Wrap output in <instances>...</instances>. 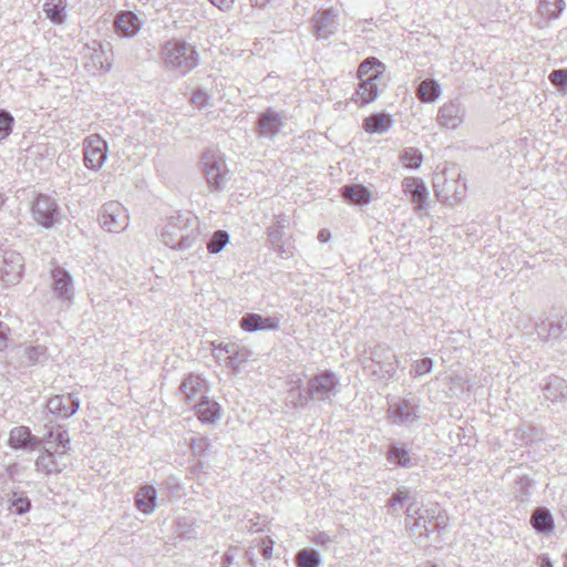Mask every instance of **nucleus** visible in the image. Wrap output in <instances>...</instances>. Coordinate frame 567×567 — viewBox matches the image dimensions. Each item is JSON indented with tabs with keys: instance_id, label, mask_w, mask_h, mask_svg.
I'll return each mask as SVG.
<instances>
[{
	"instance_id": "nucleus-1",
	"label": "nucleus",
	"mask_w": 567,
	"mask_h": 567,
	"mask_svg": "<svg viewBox=\"0 0 567 567\" xmlns=\"http://www.w3.org/2000/svg\"><path fill=\"white\" fill-rule=\"evenodd\" d=\"M405 513L406 525L409 519H413L410 533L417 545H424L430 534L441 532L447 526V516L437 504L419 507L415 503H410Z\"/></svg>"
},
{
	"instance_id": "nucleus-2",
	"label": "nucleus",
	"mask_w": 567,
	"mask_h": 567,
	"mask_svg": "<svg viewBox=\"0 0 567 567\" xmlns=\"http://www.w3.org/2000/svg\"><path fill=\"white\" fill-rule=\"evenodd\" d=\"M199 220L190 212L172 215L162 230V243L176 250L193 247L198 238Z\"/></svg>"
},
{
	"instance_id": "nucleus-3",
	"label": "nucleus",
	"mask_w": 567,
	"mask_h": 567,
	"mask_svg": "<svg viewBox=\"0 0 567 567\" xmlns=\"http://www.w3.org/2000/svg\"><path fill=\"white\" fill-rule=\"evenodd\" d=\"M385 65L379 59L370 56L364 59L358 68L357 78L359 79V85L352 96L355 103L360 106L373 102L380 93V86L385 85L383 74Z\"/></svg>"
},
{
	"instance_id": "nucleus-4",
	"label": "nucleus",
	"mask_w": 567,
	"mask_h": 567,
	"mask_svg": "<svg viewBox=\"0 0 567 567\" xmlns=\"http://www.w3.org/2000/svg\"><path fill=\"white\" fill-rule=\"evenodd\" d=\"M161 59L165 69L186 75L199 63L196 48L181 39H171L161 47Z\"/></svg>"
},
{
	"instance_id": "nucleus-5",
	"label": "nucleus",
	"mask_w": 567,
	"mask_h": 567,
	"mask_svg": "<svg viewBox=\"0 0 567 567\" xmlns=\"http://www.w3.org/2000/svg\"><path fill=\"white\" fill-rule=\"evenodd\" d=\"M200 164L208 187L214 192L223 190L229 175L224 155L219 151L207 150L200 157Z\"/></svg>"
},
{
	"instance_id": "nucleus-6",
	"label": "nucleus",
	"mask_w": 567,
	"mask_h": 567,
	"mask_svg": "<svg viewBox=\"0 0 567 567\" xmlns=\"http://www.w3.org/2000/svg\"><path fill=\"white\" fill-rule=\"evenodd\" d=\"M31 216L38 225L50 229L60 221L61 209L53 197L39 194L32 200Z\"/></svg>"
},
{
	"instance_id": "nucleus-7",
	"label": "nucleus",
	"mask_w": 567,
	"mask_h": 567,
	"mask_svg": "<svg viewBox=\"0 0 567 567\" xmlns=\"http://www.w3.org/2000/svg\"><path fill=\"white\" fill-rule=\"evenodd\" d=\"M99 221L105 230L120 233L127 227L128 215L118 202H109L102 206Z\"/></svg>"
},
{
	"instance_id": "nucleus-8",
	"label": "nucleus",
	"mask_w": 567,
	"mask_h": 567,
	"mask_svg": "<svg viewBox=\"0 0 567 567\" xmlns=\"http://www.w3.org/2000/svg\"><path fill=\"white\" fill-rule=\"evenodd\" d=\"M394 358L395 355L391 352L389 347L378 344L371 351V364L365 368L379 378L391 379L396 371V365L393 362Z\"/></svg>"
},
{
	"instance_id": "nucleus-9",
	"label": "nucleus",
	"mask_w": 567,
	"mask_h": 567,
	"mask_svg": "<svg viewBox=\"0 0 567 567\" xmlns=\"http://www.w3.org/2000/svg\"><path fill=\"white\" fill-rule=\"evenodd\" d=\"M83 155L85 167L97 171L107 158V143L96 134L90 135L83 141Z\"/></svg>"
},
{
	"instance_id": "nucleus-10",
	"label": "nucleus",
	"mask_w": 567,
	"mask_h": 567,
	"mask_svg": "<svg viewBox=\"0 0 567 567\" xmlns=\"http://www.w3.org/2000/svg\"><path fill=\"white\" fill-rule=\"evenodd\" d=\"M51 288L55 298L63 305L69 306L73 298L72 276L62 267H54L51 271Z\"/></svg>"
},
{
	"instance_id": "nucleus-11",
	"label": "nucleus",
	"mask_w": 567,
	"mask_h": 567,
	"mask_svg": "<svg viewBox=\"0 0 567 567\" xmlns=\"http://www.w3.org/2000/svg\"><path fill=\"white\" fill-rule=\"evenodd\" d=\"M536 331L543 341L557 340L567 331V315L561 312L550 313L537 323Z\"/></svg>"
},
{
	"instance_id": "nucleus-12",
	"label": "nucleus",
	"mask_w": 567,
	"mask_h": 567,
	"mask_svg": "<svg viewBox=\"0 0 567 567\" xmlns=\"http://www.w3.org/2000/svg\"><path fill=\"white\" fill-rule=\"evenodd\" d=\"M434 193L440 200L450 205L461 202L465 195V184L455 179H446L444 176H436L433 183Z\"/></svg>"
},
{
	"instance_id": "nucleus-13",
	"label": "nucleus",
	"mask_w": 567,
	"mask_h": 567,
	"mask_svg": "<svg viewBox=\"0 0 567 567\" xmlns=\"http://www.w3.org/2000/svg\"><path fill=\"white\" fill-rule=\"evenodd\" d=\"M465 107L457 101H450L443 104L437 112L439 125L449 130H456L464 121Z\"/></svg>"
},
{
	"instance_id": "nucleus-14",
	"label": "nucleus",
	"mask_w": 567,
	"mask_h": 567,
	"mask_svg": "<svg viewBox=\"0 0 567 567\" xmlns=\"http://www.w3.org/2000/svg\"><path fill=\"white\" fill-rule=\"evenodd\" d=\"M8 444L12 450L32 452L42 447V440L33 435L28 426L20 425L10 431Z\"/></svg>"
},
{
	"instance_id": "nucleus-15",
	"label": "nucleus",
	"mask_w": 567,
	"mask_h": 567,
	"mask_svg": "<svg viewBox=\"0 0 567 567\" xmlns=\"http://www.w3.org/2000/svg\"><path fill=\"white\" fill-rule=\"evenodd\" d=\"M47 408L55 416L69 419L78 412L80 400L74 393L53 395L48 400Z\"/></svg>"
},
{
	"instance_id": "nucleus-16",
	"label": "nucleus",
	"mask_w": 567,
	"mask_h": 567,
	"mask_svg": "<svg viewBox=\"0 0 567 567\" xmlns=\"http://www.w3.org/2000/svg\"><path fill=\"white\" fill-rule=\"evenodd\" d=\"M256 126L260 137L274 140L284 126V121L280 113L269 107L259 114Z\"/></svg>"
},
{
	"instance_id": "nucleus-17",
	"label": "nucleus",
	"mask_w": 567,
	"mask_h": 567,
	"mask_svg": "<svg viewBox=\"0 0 567 567\" xmlns=\"http://www.w3.org/2000/svg\"><path fill=\"white\" fill-rule=\"evenodd\" d=\"M402 189L410 197L416 210H423L427 207L429 192L421 178L405 177L402 181Z\"/></svg>"
},
{
	"instance_id": "nucleus-18",
	"label": "nucleus",
	"mask_w": 567,
	"mask_h": 567,
	"mask_svg": "<svg viewBox=\"0 0 567 567\" xmlns=\"http://www.w3.org/2000/svg\"><path fill=\"white\" fill-rule=\"evenodd\" d=\"M239 326L247 332L270 331L279 328V319L259 313H246L240 318Z\"/></svg>"
},
{
	"instance_id": "nucleus-19",
	"label": "nucleus",
	"mask_w": 567,
	"mask_h": 567,
	"mask_svg": "<svg viewBox=\"0 0 567 567\" xmlns=\"http://www.w3.org/2000/svg\"><path fill=\"white\" fill-rule=\"evenodd\" d=\"M221 567H256L255 547L240 551L238 547H229L221 557Z\"/></svg>"
},
{
	"instance_id": "nucleus-20",
	"label": "nucleus",
	"mask_w": 567,
	"mask_h": 567,
	"mask_svg": "<svg viewBox=\"0 0 567 567\" xmlns=\"http://www.w3.org/2000/svg\"><path fill=\"white\" fill-rule=\"evenodd\" d=\"M39 450L42 452L35 461L37 471L51 474L60 473L65 468L66 464L61 462L64 455H59L60 451H51L45 446Z\"/></svg>"
},
{
	"instance_id": "nucleus-21",
	"label": "nucleus",
	"mask_w": 567,
	"mask_h": 567,
	"mask_svg": "<svg viewBox=\"0 0 567 567\" xmlns=\"http://www.w3.org/2000/svg\"><path fill=\"white\" fill-rule=\"evenodd\" d=\"M22 256L13 250L6 251L3 255V265L0 268V274L3 281L14 282L19 281L23 269Z\"/></svg>"
},
{
	"instance_id": "nucleus-22",
	"label": "nucleus",
	"mask_w": 567,
	"mask_h": 567,
	"mask_svg": "<svg viewBox=\"0 0 567 567\" xmlns=\"http://www.w3.org/2000/svg\"><path fill=\"white\" fill-rule=\"evenodd\" d=\"M419 406L410 400H402L389 409V417L394 423H413L417 417Z\"/></svg>"
},
{
	"instance_id": "nucleus-23",
	"label": "nucleus",
	"mask_w": 567,
	"mask_h": 567,
	"mask_svg": "<svg viewBox=\"0 0 567 567\" xmlns=\"http://www.w3.org/2000/svg\"><path fill=\"white\" fill-rule=\"evenodd\" d=\"M141 24V21L133 11L118 12L114 21L115 31L125 38L134 37L140 31Z\"/></svg>"
},
{
	"instance_id": "nucleus-24",
	"label": "nucleus",
	"mask_w": 567,
	"mask_h": 567,
	"mask_svg": "<svg viewBox=\"0 0 567 567\" xmlns=\"http://www.w3.org/2000/svg\"><path fill=\"white\" fill-rule=\"evenodd\" d=\"M285 230L275 227H269L268 239L272 249L284 259H287L293 255L295 247L287 239H285Z\"/></svg>"
},
{
	"instance_id": "nucleus-25",
	"label": "nucleus",
	"mask_w": 567,
	"mask_h": 567,
	"mask_svg": "<svg viewBox=\"0 0 567 567\" xmlns=\"http://www.w3.org/2000/svg\"><path fill=\"white\" fill-rule=\"evenodd\" d=\"M41 440L45 444L54 443L56 445L55 450L60 451L59 455H65L70 450L69 433L61 425L51 426Z\"/></svg>"
},
{
	"instance_id": "nucleus-26",
	"label": "nucleus",
	"mask_w": 567,
	"mask_h": 567,
	"mask_svg": "<svg viewBox=\"0 0 567 567\" xmlns=\"http://www.w3.org/2000/svg\"><path fill=\"white\" fill-rule=\"evenodd\" d=\"M393 125V120L390 114L385 113H373L362 123V127L370 134H383L386 133Z\"/></svg>"
},
{
	"instance_id": "nucleus-27",
	"label": "nucleus",
	"mask_w": 567,
	"mask_h": 567,
	"mask_svg": "<svg viewBox=\"0 0 567 567\" xmlns=\"http://www.w3.org/2000/svg\"><path fill=\"white\" fill-rule=\"evenodd\" d=\"M157 492L154 486L144 485L135 495L134 504L138 511L148 515L156 507Z\"/></svg>"
},
{
	"instance_id": "nucleus-28",
	"label": "nucleus",
	"mask_w": 567,
	"mask_h": 567,
	"mask_svg": "<svg viewBox=\"0 0 567 567\" xmlns=\"http://www.w3.org/2000/svg\"><path fill=\"white\" fill-rule=\"evenodd\" d=\"M530 524L538 534L548 535L554 530L555 524L551 513L546 507H537L530 516Z\"/></svg>"
},
{
	"instance_id": "nucleus-29",
	"label": "nucleus",
	"mask_w": 567,
	"mask_h": 567,
	"mask_svg": "<svg viewBox=\"0 0 567 567\" xmlns=\"http://www.w3.org/2000/svg\"><path fill=\"white\" fill-rule=\"evenodd\" d=\"M198 419L203 423H214L219 419L220 406L217 402L203 395L198 403L194 405Z\"/></svg>"
},
{
	"instance_id": "nucleus-30",
	"label": "nucleus",
	"mask_w": 567,
	"mask_h": 567,
	"mask_svg": "<svg viewBox=\"0 0 567 567\" xmlns=\"http://www.w3.org/2000/svg\"><path fill=\"white\" fill-rule=\"evenodd\" d=\"M544 396L551 403L567 399V381L553 377L544 388Z\"/></svg>"
},
{
	"instance_id": "nucleus-31",
	"label": "nucleus",
	"mask_w": 567,
	"mask_h": 567,
	"mask_svg": "<svg viewBox=\"0 0 567 567\" xmlns=\"http://www.w3.org/2000/svg\"><path fill=\"white\" fill-rule=\"evenodd\" d=\"M8 509L16 515H23L31 508V501L24 492L11 491L6 494Z\"/></svg>"
},
{
	"instance_id": "nucleus-32",
	"label": "nucleus",
	"mask_w": 567,
	"mask_h": 567,
	"mask_svg": "<svg viewBox=\"0 0 567 567\" xmlns=\"http://www.w3.org/2000/svg\"><path fill=\"white\" fill-rule=\"evenodd\" d=\"M342 195L344 199L352 204L363 205L371 200L370 190L360 184L347 185L342 188Z\"/></svg>"
},
{
	"instance_id": "nucleus-33",
	"label": "nucleus",
	"mask_w": 567,
	"mask_h": 567,
	"mask_svg": "<svg viewBox=\"0 0 567 567\" xmlns=\"http://www.w3.org/2000/svg\"><path fill=\"white\" fill-rule=\"evenodd\" d=\"M204 380L198 375L189 374L179 385V391L184 395L186 403L190 404L195 396L203 390Z\"/></svg>"
},
{
	"instance_id": "nucleus-34",
	"label": "nucleus",
	"mask_w": 567,
	"mask_h": 567,
	"mask_svg": "<svg viewBox=\"0 0 567 567\" xmlns=\"http://www.w3.org/2000/svg\"><path fill=\"white\" fill-rule=\"evenodd\" d=\"M18 354L21 363L24 365H34L45 360V348L42 346H24L18 348Z\"/></svg>"
},
{
	"instance_id": "nucleus-35",
	"label": "nucleus",
	"mask_w": 567,
	"mask_h": 567,
	"mask_svg": "<svg viewBox=\"0 0 567 567\" xmlns=\"http://www.w3.org/2000/svg\"><path fill=\"white\" fill-rule=\"evenodd\" d=\"M66 0H47L43 11L53 23L61 24L65 21Z\"/></svg>"
},
{
	"instance_id": "nucleus-36",
	"label": "nucleus",
	"mask_w": 567,
	"mask_h": 567,
	"mask_svg": "<svg viewBox=\"0 0 567 567\" xmlns=\"http://www.w3.org/2000/svg\"><path fill=\"white\" fill-rule=\"evenodd\" d=\"M441 94V87L435 80L426 79L416 89V96L425 103L434 102Z\"/></svg>"
},
{
	"instance_id": "nucleus-37",
	"label": "nucleus",
	"mask_w": 567,
	"mask_h": 567,
	"mask_svg": "<svg viewBox=\"0 0 567 567\" xmlns=\"http://www.w3.org/2000/svg\"><path fill=\"white\" fill-rule=\"evenodd\" d=\"M564 9V0H539L538 2V12L547 20L557 19Z\"/></svg>"
},
{
	"instance_id": "nucleus-38",
	"label": "nucleus",
	"mask_w": 567,
	"mask_h": 567,
	"mask_svg": "<svg viewBox=\"0 0 567 567\" xmlns=\"http://www.w3.org/2000/svg\"><path fill=\"white\" fill-rule=\"evenodd\" d=\"M337 17L338 10L334 8L321 10V39H327L329 35L333 34L337 31Z\"/></svg>"
},
{
	"instance_id": "nucleus-39",
	"label": "nucleus",
	"mask_w": 567,
	"mask_h": 567,
	"mask_svg": "<svg viewBox=\"0 0 567 567\" xmlns=\"http://www.w3.org/2000/svg\"><path fill=\"white\" fill-rule=\"evenodd\" d=\"M388 461L402 467H411L413 465L409 451L399 444L390 445L388 451Z\"/></svg>"
},
{
	"instance_id": "nucleus-40",
	"label": "nucleus",
	"mask_w": 567,
	"mask_h": 567,
	"mask_svg": "<svg viewBox=\"0 0 567 567\" xmlns=\"http://www.w3.org/2000/svg\"><path fill=\"white\" fill-rule=\"evenodd\" d=\"M339 391V380L331 371L321 372V401L330 399Z\"/></svg>"
},
{
	"instance_id": "nucleus-41",
	"label": "nucleus",
	"mask_w": 567,
	"mask_h": 567,
	"mask_svg": "<svg viewBox=\"0 0 567 567\" xmlns=\"http://www.w3.org/2000/svg\"><path fill=\"white\" fill-rule=\"evenodd\" d=\"M296 567H319V553L313 548H302L293 558Z\"/></svg>"
},
{
	"instance_id": "nucleus-42",
	"label": "nucleus",
	"mask_w": 567,
	"mask_h": 567,
	"mask_svg": "<svg viewBox=\"0 0 567 567\" xmlns=\"http://www.w3.org/2000/svg\"><path fill=\"white\" fill-rule=\"evenodd\" d=\"M275 542L269 537H258L251 540L248 548L255 547V554H259L264 559L268 560L272 557Z\"/></svg>"
},
{
	"instance_id": "nucleus-43",
	"label": "nucleus",
	"mask_w": 567,
	"mask_h": 567,
	"mask_svg": "<svg viewBox=\"0 0 567 567\" xmlns=\"http://www.w3.org/2000/svg\"><path fill=\"white\" fill-rule=\"evenodd\" d=\"M400 161L405 167L415 169L421 166L423 156L417 148L408 147L400 155Z\"/></svg>"
},
{
	"instance_id": "nucleus-44",
	"label": "nucleus",
	"mask_w": 567,
	"mask_h": 567,
	"mask_svg": "<svg viewBox=\"0 0 567 567\" xmlns=\"http://www.w3.org/2000/svg\"><path fill=\"white\" fill-rule=\"evenodd\" d=\"M229 243V234L226 230H217L207 243V249L210 254L220 252Z\"/></svg>"
},
{
	"instance_id": "nucleus-45",
	"label": "nucleus",
	"mask_w": 567,
	"mask_h": 567,
	"mask_svg": "<svg viewBox=\"0 0 567 567\" xmlns=\"http://www.w3.org/2000/svg\"><path fill=\"white\" fill-rule=\"evenodd\" d=\"M13 124L14 117L12 114L4 109H0V141L7 138L11 134Z\"/></svg>"
},
{
	"instance_id": "nucleus-46",
	"label": "nucleus",
	"mask_w": 567,
	"mask_h": 567,
	"mask_svg": "<svg viewBox=\"0 0 567 567\" xmlns=\"http://www.w3.org/2000/svg\"><path fill=\"white\" fill-rule=\"evenodd\" d=\"M549 81L557 90L566 92L567 90V69L554 70L549 76Z\"/></svg>"
},
{
	"instance_id": "nucleus-47",
	"label": "nucleus",
	"mask_w": 567,
	"mask_h": 567,
	"mask_svg": "<svg viewBox=\"0 0 567 567\" xmlns=\"http://www.w3.org/2000/svg\"><path fill=\"white\" fill-rule=\"evenodd\" d=\"M92 50H93V53L91 55V61H92L93 68L95 70L105 69V71H109L111 68V64L107 63L105 65L104 51H103L102 45L99 43L97 48H93Z\"/></svg>"
},
{
	"instance_id": "nucleus-48",
	"label": "nucleus",
	"mask_w": 567,
	"mask_h": 567,
	"mask_svg": "<svg viewBox=\"0 0 567 567\" xmlns=\"http://www.w3.org/2000/svg\"><path fill=\"white\" fill-rule=\"evenodd\" d=\"M432 368H433V360L431 358H424V359L416 361L413 364L411 373L414 377H421V375H424V374L431 372Z\"/></svg>"
},
{
	"instance_id": "nucleus-49",
	"label": "nucleus",
	"mask_w": 567,
	"mask_h": 567,
	"mask_svg": "<svg viewBox=\"0 0 567 567\" xmlns=\"http://www.w3.org/2000/svg\"><path fill=\"white\" fill-rule=\"evenodd\" d=\"M409 501V492L404 488L398 489L389 499L388 506L391 508V514H394L396 505H403Z\"/></svg>"
},
{
	"instance_id": "nucleus-50",
	"label": "nucleus",
	"mask_w": 567,
	"mask_h": 567,
	"mask_svg": "<svg viewBox=\"0 0 567 567\" xmlns=\"http://www.w3.org/2000/svg\"><path fill=\"white\" fill-rule=\"evenodd\" d=\"M176 532L178 536L183 537L184 539H192L195 538V530L190 524H187L185 518H179L177 520V528Z\"/></svg>"
},
{
	"instance_id": "nucleus-51",
	"label": "nucleus",
	"mask_w": 567,
	"mask_h": 567,
	"mask_svg": "<svg viewBox=\"0 0 567 567\" xmlns=\"http://www.w3.org/2000/svg\"><path fill=\"white\" fill-rule=\"evenodd\" d=\"M235 348V344H225L220 349L228 353L229 365L234 369H237L244 359L239 355Z\"/></svg>"
},
{
	"instance_id": "nucleus-52",
	"label": "nucleus",
	"mask_w": 567,
	"mask_h": 567,
	"mask_svg": "<svg viewBox=\"0 0 567 567\" xmlns=\"http://www.w3.org/2000/svg\"><path fill=\"white\" fill-rule=\"evenodd\" d=\"M192 103L198 107L203 109L209 104V95L203 89H196L192 94Z\"/></svg>"
},
{
	"instance_id": "nucleus-53",
	"label": "nucleus",
	"mask_w": 567,
	"mask_h": 567,
	"mask_svg": "<svg viewBox=\"0 0 567 567\" xmlns=\"http://www.w3.org/2000/svg\"><path fill=\"white\" fill-rule=\"evenodd\" d=\"M9 332V327L0 321V351H3L8 347Z\"/></svg>"
},
{
	"instance_id": "nucleus-54",
	"label": "nucleus",
	"mask_w": 567,
	"mask_h": 567,
	"mask_svg": "<svg viewBox=\"0 0 567 567\" xmlns=\"http://www.w3.org/2000/svg\"><path fill=\"white\" fill-rule=\"evenodd\" d=\"M209 1L223 11L229 10L234 3V0H209Z\"/></svg>"
},
{
	"instance_id": "nucleus-55",
	"label": "nucleus",
	"mask_w": 567,
	"mask_h": 567,
	"mask_svg": "<svg viewBox=\"0 0 567 567\" xmlns=\"http://www.w3.org/2000/svg\"><path fill=\"white\" fill-rule=\"evenodd\" d=\"M276 218H277L276 224L274 226L275 228L285 230L289 226L288 217L280 215V216H277Z\"/></svg>"
},
{
	"instance_id": "nucleus-56",
	"label": "nucleus",
	"mask_w": 567,
	"mask_h": 567,
	"mask_svg": "<svg viewBox=\"0 0 567 567\" xmlns=\"http://www.w3.org/2000/svg\"><path fill=\"white\" fill-rule=\"evenodd\" d=\"M310 391L313 394L319 391V375H315L309 382Z\"/></svg>"
},
{
	"instance_id": "nucleus-57",
	"label": "nucleus",
	"mask_w": 567,
	"mask_h": 567,
	"mask_svg": "<svg viewBox=\"0 0 567 567\" xmlns=\"http://www.w3.org/2000/svg\"><path fill=\"white\" fill-rule=\"evenodd\" d=\"M312 22L313 32L317 37H319V11L313 14Z\"/></svg>"
},
{
	"instance_id": "nucleus-58",
	"label": "nucleus",
	"mask_w": 567,
	"mask_h": 567,
	"mask_svg": "<svg viewBox=\"0 0 567 567\" xmlns=\"http://www.w3.org/2000/svg\"><path fill=\"white\" fill-rule=\"evenodd\" d=\"M330 239V231L327 229H321V243H326Z\"/></svg>"
},
{
	"instance_id": "nucleus-59",
	"label": "nucleus",
	"mask_w": 567,
	"mask_h": 567,
	"mask_svg": "<svg viewBox=\"0 0 567 567\" xmlns=\"http://www.w3.org/2000/svg\"><path fill=\"white\" fill-rule=\"evenodd\" d=\"M252 7H264L269 0H250Z\"/></svg>"
},
{
	"instance_id": "nucleus-60",
	"label": "nucleus",
	"mask_w": 567,
	"mask_h": 567,
	"mask_svg": "<svg viewBox=\"0 0 567 567\" xmlns=\"http://www.w3.org/2000/svg\"><path fill=\"white\" fill-rule=\"evenodd\" d=\"M539 567H553L549 558H543Z\"/></svg>"
},
{
	"instance_id": "nucleus-61",
	"label": "nucleus",
	"mask_w": 567,
	"mask_h": 567,
	"mask_svg": "<svg viewBox=\"0 0 567 567\" xmlns=\"http://www.w3.org/2000/svg\"><path fill=\"white\" fill-rule=\"evenodd\" d=\"M565 567H567V555L565 556V563H564Z\"/></svg>"
},
{
	"instance_id": "nucleus-62",
	"label": "nucleus",
	"mask_w": 567,
	"mask_h": 567,
	"mask_svg": "<svg viewBox=\"0 0 567 567\" xmlns=\"http://www.w3.org/2000/svg\"><path fill=\"white\" fill-rule=\"evenodd\" d=\"M258 2H262V0H258Z\"/></svg>"
}]
</instances>
